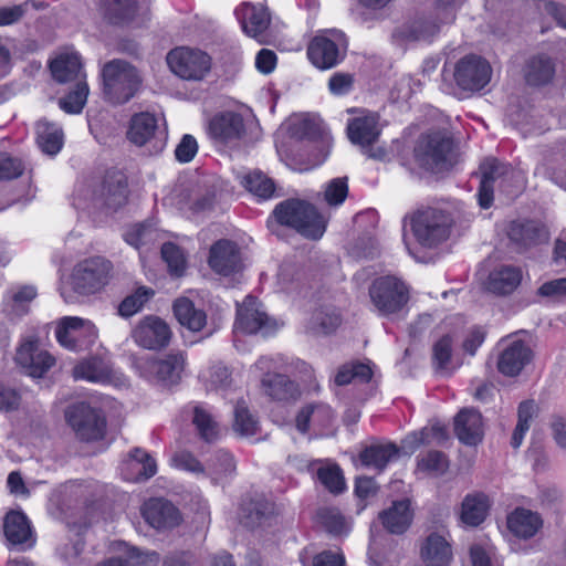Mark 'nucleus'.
Segmentation results:
<instances>
[{
  "mask_svg": "<svg viewBox=\"0 0 566 566\" xmlns=\"http://www.w3.org/2000/svg\"><path fill=\"white\" fill-rule=\"evenodd\" d=\"M457 206L439 202L433 206H421L403 218V228L410 231L422 248L433 249L447 241L455 221Z\"/></svg>",
  "mask_w": 566,
  "mask_h": 566,
  "instance_id": "obj_1",
  "label": "nucleus"
},
{
  "mask_svg": "<svg viewBox=\"0 0 566 566\" xmlns=\"http://www.w3.org/2000/svg\"><path fill=\"white\" fill-rule=\"evenodd\" d=\"M101 77L103 98L113 105L129 102L143 83L138 69L123 59L106 62L101 70Z\"/></svg>",
  "mask_w": 566,
  "mask_h": 566,
  "instance_id": "obj_2",
  "label": "nucleus"
},
{
  "mask_svg": "<svg viewBox=\"0 0 566 566\" xmlns=\"http://www.w3.org/2000/svg\"><path fill=\"white\" fill-rule=\"evenodd\" d=\"M273 216L280 224L294 229L306 239L318 240L326 230V219L304 200H284L275 207Z\"/></svg>",
  "mask_w": 566,
  "mask_h": 566,
  "instance_id": "obj_3",
  "label": "nucleus"
},
{
  "mask_svg": "<svg viewBox=\"0 0 566 566\" xmlns=\"http://www.w3.org/2000/svg\"><path fill=\"white\" fill-rule=\"evenodd\" d=\"M417 164L431 172H441L454 164L452 138L442 132H433L419 138L415 147Z\"/></svg>",
  "mask_w": 566,
  "mask_h": 566,
  "instance_id": "obj_4",
  "label": "nucleus"
},
{
  "mask_svg": "<svg viewBox=\"0 0 566 566\" xmlns=\"http://www.w3.org/2000/svg\"><path fill=\"white\" fill-rule=\"evenodd\" d=\"M481 182L478 191V201L481 208L488 209L492 206L495 188L512 196L520 190L517 184L520 176L509 165L495 158H486L480 166Z\"/></svg>",
  "mask_w": 566,
  "mask_h": 566,
  "instance_id": "obj_5",
  "label": "nucleus"
},
{
  "mask_svg": "<svg viewBox=\"0 0 566 566\" xmlns=\"http://www.w3.org/2000/svg\"><path fill=\"white\" fill-rule=\"evenodd\" d=\"M369 297L374 311L379 316L398 314L409 301L407 285L395 276H380L369 286Z\"/></svg>",
  "mask_w": 566,
  "mask_h": 566,
  "instance_id": "obj_6",
  "label": "nucleus"
},
{
  "mask_svg": "<svg viewBox=\"0 0 566 566\" xmlns=\"http://www.w3.org/2000/svg\"><path fill=\"white\" fill-rule=\"evenodd\" d=\"M112 269V263L104 258L85 259L73 268L70 275L71 287L81 295L94 294L108 284Z\"/></svg>",
  "mask_w": 566,
  "mask_h": 566,
  "instance_id": "obj_7",
  "label": "nucleus"
},
{
  "mask_svg": "<svg viewBox=\"0 0 566 566\" xmlns=\"http://www.w3.org/2000/svg\"><path fill=\"white\" fill-rule=\"evenodd\" d=\"M170 71L184 81L200 82L210 73L211 57L199 49L179 46L167 54Z\"/></svg>",
  "mask_w": 566,
  "mask_h": 566,
  "instance_id": "obj_8",
  "label": "nucleus"
},
{
  "mask_svg": "<svg viewBox=\"0 0 566 566\" xmlns=\"http://www.w3.org/2000/svg\"><path fill=\"white\" fill-rule=\"evenodd\" d=\"M185 366L186 355L181 350H171L161 359L140 358L135 361V367L142 377L157 380L166 386L179 382Z\"/></svg>",
  "mask_w": 566,
  "mask_h": 566,
  "instance_id": "obj_9",
  "label": "nucleus"
},
{
  "mask_svg": "<svg viewBox=\"0 0 566 566\" xmlns=\"http://www.w3.org/2000/svg\"><path fill=\"white\" fill-rule=\"evenodd\" d=\"M346 39L337 30L326 31L316 35L308 44L307 56L311 63L319 70H329L338 65L345 57Z\"/></svg>",
  "mask_w": 566,
  "mask_h": 566,
  "instance_id": "obj_10",
  "label": "nucleus"
},
{
  "mask_svg": "<svg viewBox=\"0 0 566 566\" xmlns=\"http://www.w3.org/2000/svg\"><path fill=\"white\" fill-rule=\"evenodd\" d=\"M65 418L77 439L96 441L104 437L106 420L102 412L85 402L75 403L67 408Z\"/></svg>",
  "mask_w": 566,
  "mask_h": 566,
  "instance_id": "obj_11",
  "label": "nucleus"
},
{
  "mask_svg": "<svg viewBox=\"0 0 566 566\" xmlns=\"http://www.w3.org/2000/svg\"><path fill=\"white\" fill-rule=\"evenodd\" d=\"M55 336L64 348L81 352L90 348L97 339L95 325L76 316L63 317L56 326Z\"/></svg>",
  "mask_w": 566,
  "mask_h": 566,
  "instance_id": "obj_12",
  "label": "nucleus"
},
{
  "mask_svg": "<svg viewBox=\"0 0 566 566\" xmlns=\"http://www.w3.org/2000/svg\"><path fill=\"white\" fill-rule=\"evenodd\" d=\"M127 138L137 146L148 145L151 154H158L166 146L167 134L154 114L142 112L132 117Z\"/></svg>",
  "mask_w": 566,
  "mask_h": 566,
  "instance_id": "obj_13",
  "label": "nucleus"
},
{
  "mask_svg": "<svg viewBox=\"0 0 566 566\" xmlns=\"http://www.w3.org/2000/svg\"><path fill=\"white\" fill-rule=\"evenodd\" d=\"M277 324L268 317L261 311L258 300L253 296H247L241 305L237 308V319L234 323V332L242 334L262 333L263 336L271 335L276 331Z\"/></svg>",
  "mask_w": 566,
  "mask_h": 566,
  "instance_id": "obj_14",
  "label": "nucleus"
},
{
  "mask_svg": "<svg viewBox=\"0 0 566 566\" xmlns=\"http://www.w3.org/2000/svg\"><path fill=\"white\" fill-rule=\"evenodd\" d=\"M454 81L463 91H480L491 81L490 63L478 55L462 57L454 69Z\"/></svg>",
  "mask_w": 566,
  "mask_h": 566,
  "instance_id": "obj_15",
  "label": "nucleus"
},
{
  "mask_svg": "<svg viewBox=\"0 0 566 566\" xmlns=\"http://www.w3.org/2000/svg\"><path fill=\"white\" fill-rule=\"evenodd\" d=\"M507 235L518 252H526L530 249L546 244L549 240L547 227L533 219H518L511 222Z\"/></svg>",
  "mask_w": 566,
  "mask_h": 566,
  "instance_id": "obj_16",
  "label": "nucleus"
},
{
  "mask_svg": "<svg viewBox=\"0 0 566 566\" xmlns=\"http://www.w3.org/2000/svg\"><path fill=\"white\" fill-rule=\"evenodd\" d=\"M134 342L149 350H159L168 346L171 331L168 324L158 316L144 317L133 329Z\"/></svg>",
  "mask_w": 566,
  "mask_h": 566,
  "instance_id": "obj_17",
  "label": "nucleus"
},
{
  "mask_svg": "<svg viewBox=\"0 0 566 566\" xmlns=\"http://www.w3.org/2000/svg\"><path fill=\"white\" fill-rule=\"evenodd\" d=\"M17 364L31 377H43L55 364L54 357L42 349L36 339L28 338L17 349Z\"/></svg>",
  "mask_w": 566,
  "mask_h": 566,
  "instance_id": "obj_18",
  "label": "nucleus"
},
{
  "mask_svg": "<svg viewBox=\"0 0 566 566\" xmlns=\"http://www.w3.org/2000/svg\"><path fill=\"white\" fill-rule=\"evenodd\" d=\"M531 346L521 339L504 343L497 358V370L507 377H515L533 360Z\"/></svg>",
  "mask_w": 566,
  "mask_h": 566,
  "instance_id": "obj_19",
  "label": "nucleus"
},
{
  "mask_svg": "<svg viewBox=\"0 0 566 566\" xmlns=\"http://www.w3.org/2000/svg\"><path fill=\"white\" fill-rule=\"evenodd\" d=\"M208 133L218 144H237L245 134L243 118L233 112L216 115L209 123Z\"/></svg>",
  "mask_w": 566,
  "mask_h": 566,
  "instance_id": "obj_20",
  "label": "nucleus"
},
{
  "mask_svg": "<svg viewBox=\"0 0 566 566\" xmlns=\"http://www.w3.org/2000/svg\"><path fill=\"white\" fill-rule=\"evenodd\" d=\"M3 533L10 546L27 551L34 546L35 537L28 517L22 512L7 513L3 522Z\"/></svg>",
  "mask_w": 566,
  "mask_h": 566,
  "instance_id": "obj_21",
  "label": "nucleus"
},
{
  "mask_svg": "<svg viewBox=\"0 0 566 566\" xmlns=\"http://www.w3.org/2000/svg\"><path fill=\"white\" fill-rule=\"evenodd\" d=\"M209 266L218 274L230 275L241 268V258L237 244L221 239L210 248Z\"/></svg>",
  "mask_w": 566,
  "mask_h": 566,
  "instance_id": "obj_22",
  "label": "nucleus"
},
{
  "mask_svg": "<svg viewBox=\"0 0 566 566\" xmlns=\"http://www.w3.org/2000/svg\"><path fill=\"white\" fill-rule=\"evenodd\" d=\"M347 136L353 144L367 147L377 142L380 135L379 116L363 111L347 123Z\"/></svg>",
  "mask_w": 566,
  "mask_h": 566,
  "instance_id": "obj_23",
  "label": "nucleus"
},
{
  "mask_svg": "<svg viewBox=\"0 0 566 566\" xmlns=\"http://www.w3.org/2000/svg\"><path fill=\"white\" fill-rule=\"evenodd\" d=\"M454 433L465 446H476L484 436V423L480 411L463 408L454 417Z\"/></svg>",
  "mask_w": 566,
  "mask_h": 566,
  "instance_id": "obj_24",
  "label": "nucleus"
},
{
  "mask_svg": "<svg viewBox=\"0 0 566 566\" xmlns=\"http://www.w3.org/2000/svg\"><path fill=\"white\" fill-rule=\"evenodd\" d=\"M440 25L432 17L416 18L394 32V39L399 44L412 42H430L439 32Z\"/></svg>",
  "mask_w": 566,
  "mask_h": 566,
  "instance_id": "obj_25",
  "label": "nucleus"
},
{
  "mask_svg": "<svg viewBox=\"0 0 566 566\" xmlns=\"http://www.w3.org/2000/svg\"><path fill=\"white\" fill-rule=\"evenodd\" d=\"M143 516L156 530L172 528L180 523L178 509L164 499H151L144 504Z\"/></svg>",
  "mask_w": 566,
  "mask_h": 566,
  "instance_id": "obj_26",
  "label": "nucleus"
},
{
  "mask_svg": "<svg viewBox=\"0 0 566 566\" xmlns=\"http://www.w3.org/2000/svg\"><path fill=\"white\" fill-rule=\"evenodd\" d=\"M127 199V184L120 172L107 174L96 193V201L109 209L122 207Z\"/></svg>",
  "mask_w": 566,
  "mask_h": 566,
  "instance_id": "obj_27",
  "label": "nucleus"
},
{
  "mask_svg": "<svg viewBox=\"0 0 566 566\" xmlns=\"http://www.w3.org/2000/svg\"><path fill=\"white\" fill-rule=\"evenodd\" d=\"M237 14L243 31L251 38L259 40L270 25V13L263 4L243 3Z\"/></svg>",
  "mask_w": 566,
  "mask_h": 566,
  "instance_id": "obj_28",
  "label": "nucleus"
},
{
  "mask_svg": "<svg viewBox=\"0 0 566 566\" xmlns=\"http://www.w3.org/2000/svg\"><path fill=\"white\" fill-rule=\"evenodd\" d=\"M261 389L272 400L282 402L295 401L301 396L298 385L280 373L262 377Z\"/></svg>",
  "mask_w": 566,
  "mask_h": 566,
  "instance_id": "obj_29",
  "label": "nucleus"
},
{
  "mask_svg": "<svg viewBox=\"0 0 566 566\" xmlns=\"http://www.w3.org/2000/svg\"><path fill=\"white\" fill-rule=\"evenodd\" d=\"M420 555L426 566H449L452 559V548L443 535L431 533L422 543Z\"/></svg>",
  "mask_w": 566,
  "mask_h": 566,
  "instance_id": "obj_30",
  "label": "nucleus"
},
{
  "mask_svg": "<svg viewBox=\"0 0 566 566\" xmlns=\"http://www.w3.org/2000/svg\"><path fill=\"white\" fill-rule=\"evenodd\" d=\"M50 71L53 78L61 84L86 77L83 72L81 56L76 52L59 54L51 61Z\"/></svg>",
  "mask_w": 566,
  "mask_h": 566,
  "instance_id": "obj_31",
  "label": "nucleus"
},
{
  "mask_svg": "<svg viewBox=\"0 0 566 566\" xmlns=\"http://www.w3.org/2000/svg\"><path fill=\"white\" fill-rule=\"evenodd\" d=\"M543 523L539 513L523 507L515 509L507 517L509 530L523 539L534 537L543 527Z\"/></svg>",
  "mask_w": 566,
  "mask_h": 566,
  "instance_id": "obj_32",
  "label": "nucleus"
},
{
  "mask_svg": "<svg viewBox=\"0 0 566 566\" xmlns=\"http://www.w3.org/2000/svg\"><path fill=\"white\" fill-rule=\"evenodd\" d=\"M413 513L409 500L395 501L379 514L384 527L392 534H402L412 522Z\"/></svg>",
  "mask_w": 566,
  "mask_h": 566,
  "instance_id": "obj_33",
  "label": "nucleus"
},
{
  "mask_svg": "<svg viewBox=\"0 0 566 566\" xmlns=\"http://www.w3.org/2000/svg\"><path fill=\"white\" fill-rule=\"evenodd\" d=\"M555 72L554 61L545 54H538L527 61L524 67V77L527 84L542 86L552 82Z\"/></svg>",
  "mask_w": 566,
  "mask_h": 566,
  "instance_id": "obj_34",
  "label": "nucleus"
},
{
  "mask_svg": "<svg viewBox=\"0 0 566 566\" xmlns=\"http://www.w3.org/2000/svg\"><path fill=\"white\" fill-rule=\"evenodd\" d=\"M489 507V497L484 493L467 494L461 504V521L468 526H478L485 520Z\"/></svg>",
  "mask_w": 566,
  "mask_h": 566,
  "instance_id": "obj_35",
  "label": "nucleus"
},
{
  "mask_svg": "<svg viewBox=\"0 0 566 566\" xmlns=\"http://www.w3.org/2000/svg\"><path fill=\"white\" fill-rule=\"evenodd\" d=\"M521 280L520 268L504 265L490 273L488 289L496 294H510L520 285Z\"/></svg>",
  "mask_w": 566,
  "mask_h": 566,
  "instance_id": "obj_36",
  "label": "nucleus"
},
{
  "mask_svg": "<svg viewBox=\"0 0 566 566\" xmlns=\"http://www.w3.org/2000/svg\"><path fill=\"white\" fill-rule=\"evenodd\" d=\"M174 313L180 325L191 332L201 331L207 323L206 313L202 310L196 308L195 304L186 297L175 301Z\"/></svg>",
  "mask_w": 566,
  "mask_h": 566,
  "instance_id": "obj_37",
  "label": "nucleus"
},
{
  "mask_svg": "<svg viewBox=\"0 0 566 566\" xmlns=\"http://www.w3.org/2000/svg\"><path fill=\"white\" fill-rule=\"evenodd\" d=\"M36 143L43 153L56 155L63 145V132L54 123L40 119L35 125Z\"/></svg>",
  "mask_w": 566,
  "mask_h": 566,
  "instance_id": "obj_38",
  "label": "nucleus"
},
{
  "mask_svg": "<svg viewBox=\"0 0 566 566\" xmlns=\"http://www.w3.org/2000/svg\"><path fill=\"white\" fill-rule=\"evenodd\" d=\"M73 376L75 379L102 382L109 378L111 367L104 358L93 356L78 363L73 369Z\"/></svg>",
  "mask_w": 566,
  "mask_h": 566,
  "instance_id": "obj_39",
  "label": "nucleus"
},
{
  "mask_svg": "<svg viewBox=\"0 0 566 566\" xmlns=\"http://www.w3.org/2000/svg\"><path fill=\"white\" fill-rule=\"evenodd\" d=\"M398 453L399 449L394 443L373 444L361 451L360 461L366 467L382 471Z\"/></svg>",
  "mask_w": 566,
  "mask_h": 566,
  "instance_id": "obj_40",
  "label": "nucleus"
},
{
  "mask_svg": "<svg viewBox=\"0 0 566 566\" xmlns=\"http://www.w3.org/2000/svg\"><path fill=\"white\" fill-rule=\"evenodd\" d=\"M103 14L113 24H123L132 21L137 12L136 0H103Z\"/></svg>",
  "mask_w": 566,
  "mask_h": 566,
  "instance_id": "obj_41",
  "label": "nucleus"
},
{
  "mask_svg": "<svg viewBox=\"0 0 566 566\" xmlns=\"http://www.w3.org/2000/svg\"><path fill=\"white\" fill-rule=\"evenodd\" d=\"M158 562V553L140 552L135 547H130L123 555L109 557L95 566H153Z\"/></svg>",
  "mask_w": 566,
  "mask_h": 566,
  "instance_id": "obj_42",
  "label": "nucleus"
},
{
  "mask_svg": "<svg viewBox=\"0 0 566 566\" xmlns=\"http://www.w3.org/2000/svg\"><path fill=\"white\" fill-rule=\"evenodd\" d=\"M158 238L159 233L150 222L134 224L129 227L124 234L125 241L136 249L151 244L156 242Z\"/></svg>",
  "mask_w": 566,
  "mask_h": 566,
  "instance_id": "obj_43",
  "label": "nucleus"
},
{
  "mask_svg": "<svg viewBox=\"0 0 566 566\" xmlns=\"http://www.w3.org/2000/svg\"><path fill=\"white\" fill-rule=\"evenodd\" d=\"M74 82V88L59 102L60 107L69 114H78L82 112L86 104L90 92L85 78H81Z\"/></svg>",
  "mask_w": 566,
  "mask_h": 566,
  "instance_id": "obj_44",
  "label": "nucleus"
},
{
  "mask_svg": "<svg viewBox=\"0 0 566 566\" xmlns=\"http://www.w3.org/2000/svg\"><path fill=\"white\" fill-rule=\"evenodd\" d=\"M233 430L242 437L254 436L259 430L258 420L243 400H239L234 407Z\"/></svg>",
  "mask_w": 566,
  "mask_h": 566,
  "instance_id": "obj_45",
  "label": "nucleus"
},
{
  "mask_svg": "<svg viewBox=\"0 0 566 566\" xmlns=\"http://www.w3.org/2000/svg\"><path fill=\"white\" fill-rule=\"evenodd\" d=\"M241 182L244 188L261 199L271 198L275 190L273 180L258 170L245 175Z\"/></svg>",
  "mask_w": 566,
  "mask_h": 566,
  "instance_id": "obj_46",
  "label": "nucleus"
},
{
  "mask_svg": "<svg viewBox=\"0 0 566 566\" xmlns=\"http://www.w3.org/2000/svg\"><path fill=\"white\" fill-rule=\"evenodd\" d=\"M373 371L369 365L363 363H352L343 365L336 376L335 382L338 386L348 385L352 380L368 382L371 379Z\"/></svg>",
  "mask_w": 566,
  "mask_h": 566,
  "instance_id": "obj_47",
  "label": "nucleus"
},
{
  "mask_svg": "<svg viewBox=\"0 0 566 566\" xmlns=\"http://www.w3.org/2000/svg\"><path fill=\"white\" fill-rule=\"evenodd\" d=\"M154 296V290L146 286L138 287L134 293L127 295L118 306V313L123 317H130L138 313L144 305Z\"/></svg>",
  "mask_w": 566,
  "mask_h": 566,
  "instance_id": "obj_48",
  "label": "nucleus"
},
{
  "mask_svg": "<svg viewBox=\"0 0 566 566\" xmlns=\"http://www.w3.org/2000/svg\"><path fill=\"white\" fill-rule=\"evenodd\" d=\"M192 422L202 440L206 442H213L219 437L218 424L212 416L207 412L202 407L193 408Z\"/></svg>",
  "mask_w": 566,
  "mask_h": 566,
  "instance_id": "obj_49",
  "label": "nucleus"
},
{
  "mask_svg": "<svg viewBox=\"0 0 566 566\" xmlns=\"http://www.w3.org/2000/svg\"><path fill=\"white\" fill-rule=\"evenodd\" d=\"M448 467L449 462L446 454L438 450H431L417 459L418 470L431 475L443 474Z\"/></svg>",
  "mask_w": 566,
  "mask_h": 566,
  "instance_id": "obj_50",
  "label": "nucleus"
},
{
  "mask_svg": "<svg viewBox=\"0 0 566 566\" xmlns=\"http://www.w3.org/2000/svg\"><path fill=\"white\" fill-rule=\"evenodd\" d=\"M270 513L268 503L261 501H251L241 507V523L247 527H255L261 524L262 520Z\"/></svg>",
  "mask_w": 566,
  "mask_h": 566,
  "instance_id": "obj_51",
  "label": "nucleus"
},
{
  "mask_svg": "<svg viewBox=\"0 0 566 566\" xmlns=\"http://www.w3.org/2000/svg\"><path fill=\"white\" fill-rule=\"evenodd\" d=\"M161 256L167 263L169 272L176 276L184 274L186 270V258L181 249L175 243L167 242L161 247Z\"/></svg>",
  "mask_w": 566,
  "mask_h": 566,
  "instance_id": "obj_52",
  "label": "nucleus"
},
{
  "mask_svg": "<svg viewBox=\"0 0 566 566\" xmlns=\"http://www.w3.org/2000/svg\"><path fill=\"white\" fill-rule=\"evenodd\" d=\"M319 520L326 531L334 535L347 532V522L340 511L336 507H325L318 512Z\"/></svg>",
  "mask_w": 566,
  "mask_h": 566,
  "instance_id": "obj_53",
  "label": "nucleus"
},
{
  "mask_svg": "<svg viewBox=\"0 0 566 566\" xmlns=\"http://www.w3.org/2000/svg\"><path fill=\"white\" fill-rule=\"evenodd\" d=\"M132 462L130 467L138 473V478L147 480L154 476L157 472L155 460L142 449H134L130 452Z\"/></svg>",
  "mask_w": 566,
  "mask_h": 566,
  "instance_id": "obj_54",
  "label": "nucleus"
},
{
  "mask_svg": "<svg viewBox=\"0 0 566 566\" xmlns=\"http://www.w3.org/2000/svg\"><path fill=\"white\" fill-rule=\"evenodd\" d=\"M25 169L23 161L8 153H0V180L20 177Z\"/></svg>",
  "mask_w": 566,
  "mask_h": 566,
  "instance_id": "obj_55",
  "label": "nucleus"
},
{
  "mask_svg": "<svg viewBox=\"0 0 566 566\" xmlns=\"http://www.w3.org/2000/svg\"><path fill=\"white\" fill-rule=\"evenodd\" d=\"M347 195V178H335L327 184L324 197L329 206H339L344 202Z\"/></svg>",
  "mask_w": 566,
  "mask_h": 566,
  "instance_id": "obj_56",
  "label": "nucleus"
},
{
  "mask_svg": "<svg viewBox=\"0 0 566 566\" xmlns=\"http://www.w3.org/2000/svg\"><path fill=\"white\" fill-rule=\"evenodd\" d=\"M35 296L36 290L30 285L21 286L18 291H12L9 294L11 311L17 315L24 314L27 312L25 305L30 303Z\"/></svg>",
  "mask_w": 566,
  "mask_h": 566,
  "instance_id": "obj_57",
  "label": "nucleus"
},
{
  "mask_svg": "<svg viewBox=\"0 0 566 566\" xmlns=\"http://www.w3.org/2000/svg\"><path fill=\"white\" fill-rule=\"evenodd\" d=\"M317 475L319 481L333 493H339L345 488L340 469L336 465L319 469Z\"/></svg>",
  "mask_w": 566,
  "mask_h": 566,
  "instance_id": "obj_58",
  "label": "nucleus"
},
{
  "mask_svg": "<svg viewBox=\"0 0 566 566\" xmlns=\"http://www.w3.org/2000/svg\"><path fill=\"white\" fill-rule=\"evenodd\" d=\"M452 355V339L449 335L442 336L433 345V364L437 369L443 370L447 368Z\"/></svg>",
  "mask_w": 566,
  "mask_h": 566,
  "instance_id": "obj_59",
  "label": "nucleus"
},
{
  "mask_svg": "<svg viewBox=\"0 0 566 566\" xmlns=\"http://www.w3.org/2000/svg\"><path fill=\"white\" fill-rule=\"evenodd\" d=\"M216 203V192L211 189L196 192L190 200L189 210L193 214L211 211Z\"/></svg>",
  "mask_w": 566,
  "mask_h": 566,
  "instance_id": "obj_60",
  "label": "nucleus"
},
{
  "mask_svg": "<svg viewBox=\"0 0 566 566\" xmlns=\"http://www.w3.org/2000/svg\"><path fill=\"white\" fill-rule=\"evenodd\" d=\"M412 438L416 441V447H419L421 444H429L432 441L441 443L447 440L448 433L443 426L436 423L430 428H424L421 431L413 433Z\"/></svg>",
  "mask_w": 566,
  "mask_h": 566,
  "instance_id": "obj_61",
  "label": "nucleus"
},
{
  "mask_svg": "<svg viewBox=\"0 0 566 566\" xmlns=\"http://www.w3.org/2000/svg\"><path fill=\"white\" fill-rule=\"evenodd\" d=\"M420 81L412 78L410 75H403L395 84L391 94L398 101H408L418 90H420Z\"/></svg>",
  "mask_w": 566,
  "mask_h": 566,
  "instance_id": "obj_62",
  "label": "nucleus"
},
{
  "mask_svg": "<svg viewBox=\"0 0 566 566\" xmlns=\"http://www.w3.org/2000/svg\"><path fill=\"white\" fill-rule=\"evenodd\" d=\"M211 468L214 474L219 475L220 478H227L235 471V462L229 452L219 450L214 454Z\"/></svg>",
  "mask_w": 566,
  "mask_h": 566,
  "instance_id": "obj_63",
  "label": "nucleus"
},
{
  "mask_svg": "<svg viewBox=\"0 0 566 566\" xmlns=\"http://www.w3.org/2000/svg\"><path fill=\"white\" fill-rule=\"evenodd\" d=\"M328 88L333 95L343 96L354 88V75L349 73H335L328 81Z\"/></svg>",
  "mask_w": 566,
  "mask_h": 566,
  "instance_id": "obj_64",
  "label": "nucleus"
}]
</instances>
